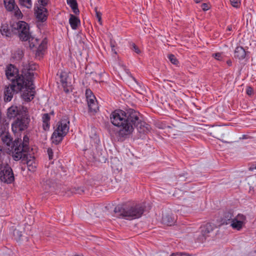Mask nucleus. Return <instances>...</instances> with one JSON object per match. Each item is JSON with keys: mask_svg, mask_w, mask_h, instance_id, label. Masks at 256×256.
<instances>
[{"mask_svg": "<svg viewBox=\"0 0 256 256\" xmlns=\"http://www.w3.org/2000/svg\"><path fill=\"white\" fill-rule=\"evenodd\" d=\"M86 100H87L88 104L97 102V100H96L95 96H94V98H90L86 99Z\"/></svg>", "mask_w": 256, "mask_h": 256, "instance_id": "nucleus-42", "label": "nucleus"}, {"mask_svg": "<svg viewBox=\"0 0 256 256\" xmlns=\"http://www.w3.org/2000/svg\"><path fill=\"white\" fill-rule=\"evenodd\" d=\"M50 114L45 113L42 114V128L45 131L50 129Z\"/></svg>", "mask_w": 256, "mask_h": 256, "instance_id": "nucleus-22", "label": "nucleus"}, {"mask_svg": "<svg viewBox=\"0 0 256 256\" xmlns=\"http://www.w3.org/2000/svg\"><path fill=\"white\" fill-rule=\"evenodd\" d=\"M110 120L113 125L121 128L118 134L122 138L132 134L135 128L140 137L148 134L151 130L150 126L142 120V114L133 108L116 110L110 114Z\"/></svg>", "mask_w": 256, "mask_h": 256, "instance_id": "nucleus-1", "label": "nucleus"}, {"mask_svg": "<svg viewBox=\"0 0 256 256\" xmlns=\"http://www.w3.org/2000/svg\"><path fill=\"white\" fill-rule=\"evenodd\" d=\"M254 169H256V164L255 165H253L252 166H251L249 168L250 170H252Z\"/></svg>", "mask_w": 256, "mask_h": 256, "instance_id": "nucleus-46", "label": "nucleus"}, {"mask_svg": "<svg viewBox=\"0 0 256 256\" xmlns=\"http://www.w3.org/2000/svg\"><path fill=\"white\" fill-rule=\"evenodd\" d=\"M253 92H254V90H253V88H252V87H251L250 86H247L246 89V93L248 96H252L253 94Z\"/></svg>", "mask_w": 256, "mask_h": 256, "instance_id": "nucleus-40", "label": "nucleus"}, {"mask_svg": "<svg viewBox=\"0 0 256 256\" xmlns=\"http://www.w3.org/2000/svg\"><path fill=\"white\" fill-rule=\"evenodd\" d=\"M69 23L72 30H76L78 26L80 24V18L76 16L70 14Z\"/></svg>", "mask_w": 256, "mask_h": 256, "instance_id": "nucleus-18", "label": "nucleus"}, {"mask_svg": "<svg viewBox=\"0 0 256 256\" xmlns=\"http://www.w3.org/2000/svg\"><path fill=\"white\" fill-rule=\"evenodd\" d=\"M94 137H92L91 136H90L92 138H98V136H97V134L96 133L95 130H94Z\"/></svg>", "mask_w": 256, "mask_h": 256, "instance_id": "nucleus-47", "label": "nucleus"}, {"mask_svg": "<svg viewBox=\"0 0 256 256\" xmlns=\"http://www.w3.org/2000/svg\"><path fill=\"white\" fill-rule=\"evenodd\" d=\"M132 47L131 48V49L134 51L135 52H136V54H139L140 53L141 51L139 49V48L137 46H136V44L134 43H132Z\"/></svg>", "mask_w": 256, "mask_h": 256, "instance_id": "nucleus-34", "label": "nucleus"}, {"mask_svg": "<svg viewBox=\"0 0 256 256\" xmlns=\"http://www.w3.org/2000/svg\"><path fill=\"white\" fill-rule=\"evenodd\" d=\"M162 222L164 224L168 226H171L175 223L176 220L174 218L172 215L167 214L162 216Z\"/></svg>", "mask_w": 256, "mask_h": 256, "instance_id": "nucleus-23", "label": "nucleus"}, {"mask_svg": "<svg viewBox=\"0 0 256 256\" xmlns=\"http://www.w3.org/2000/svg\"><path fill=\"white\" fill-rule=\"evenodd\" d=\"M48 0H38V2L40 4L41 7L46 6L48 4Z\"/></svg>", "mask_w": 256, "mask_h": 256, "instance_id": "nucleus-37", "label": "nucleus"}, {"mask_svg": "<svg viewBox=\"0 0 256 256\" xmlns=\"http://www.w3.org/2000/svg\"><path fill=\"white\" fill-rule=\"evenodd\" d=\"M24 54L22 52V50H18L16 52L15 54V57L16 58H18V60H20L23 57Z\"/></svg>", "mask_w": 256, "mask_h": 256, "instance_id": "nucleus-35", "label": "nucleus"}, {"mask_svg": "<svg viewBox=\"0 0 256 256\" xmlns=\"http://www.w3.org/2000/svg\"><path fill=\"white\" fill-rule=\"evenodd\" d=\"M22 236V232L19 230L16 229L14 230V239H16V241L20 240Z\"/></svg>", "mask_w": 256, "mask_h": 256, "instance_id": "nucleus-29", "label": "nucleus"}, {"mask_svg": "<svg viewBox=\"0 0 256 256\" xmlns=\"http://www.w3.org/2000/svg\"><path fill=\"white\" fill-rule=\"evenodd\" d=\"M50 114H54V112H52Z\"/></svg>", "mask_w": 256, "mask_h": 256, "instance_id": "nucleus-53", "label": "nucleus"}, {"mask_svg": "<svg viewBox=\"0 0 256 256\" xmlns=\"http://www.w3.org/2000/svg\"><path fill=\"white\" fill-rule=\"evenodd\" d=\"M14 26H16L14 28H16L18 30L19 38L21 40L28 41L30 42L34 39L30 32L29 26L26 22L20 21Z\"/></svg>", "mask_w": 256, "mask_h": 256, "instance_id": "nucleus-7", "label": "nucleus"}, {"mask_svg": "<svg viewBox=\"0 0 256 256\" xmlns=\"http://www.w3.org/2000/svg\"><path fill=\"white\" fill-rule=\"evenodd\" d=\"M247 52L243 47L237 46L234 52V57L239 60H244L246 58Z\"/></svg>", "mask_w": 256, "mask_h": 256, "instance_id": "nucleus-17", "label": "nucleus"}, {"mask_svg": "<svg viewBox=\"0 0 256 256\" xmlns=\"http://www.w3.org/2000/svg\"><path fill=\"white\" fill-rule=\"evenodd\" d=\"M86 99L89 98H94V95L92 91L90 89H86Z\"/></svg>", "mask_w": 256, "mask_h": 256, "instance_id": "nucleus-33", "label": "nucleus"}, {"mask_svg": "<svg viewBox=\"0 0 256 256\" xmlns=\"http://www.w3.org/2000/svg\"><path fill=\"white\" fill-rule=\"evenodd\" d=\"M47 152H48V156L49 159L50 160L53 159L54 152H53V150H52V148H48L47 150Z\"/></svg>", "mask_w": 256, "mask_h": 256, "instance_id": "nucleus-38", "label": "nucleus"}, {"mask_svg": "<svg viewBox=\"0 0 256 256\" xmlns=\"http://www.w3.org/2000/svg\"><path fill=\"white\" fill-rule=\"evenodd\" d=\"M196 4L200 3L203 0H194Z\"/></svg>", "mask_w": 256, "mask_h": 256, "instance_id": "nucleus-49", "label": "nucleus"}, {"mask_svg": "<svg viewBox=\"0 0 256 256\" xmlns=\"http://www.w3.org/2000/svg\"><path fill=\"white\" fill-rule=\"evenodd\" d=\"M0 32L3 36H5L8 37L11 36L12 32L6 22H0Z\"/></svg>", "mask_w": 256, "mask_h": 256, "instance_id": "nucleus-20", "label": "nucleus"}, {"mask_svg": "<svg viewBox=\"0 0 256 256\" xmlns=\"http://www.w3.org/2000/svg\"><path fill=\"white\" fill-rule=\"evenodd\" d=\"M34 14L38 20L40 22H44L46 20L48 16V10L44 7L40 6H34Z\"/></svg>", "mask_w": 256, "mask_h": 256, "instance_id": "nucleus-14", "label": "nucleus"}, {"mask_svg": "<svg viewBox=\"0 0 256 256\" xmlns=\"http://www.w3.org/2000/svg\"><path fill=\"white\" fill-rule=\"evenodd\" d=\"M226 30L228 31H232V26H228Z\"/></svg>", "mask_w": 256, "mask_h": 256, "instance_id": "nucleus-48", "label": "nucleus"}, {"mask_svg": "<svg viewBox=\"0 0 256 256\" xmlns=\"http://www.w3.org/2000/svg\"><path fill=\"white\" fill-rule=\"evenodd\" d=\"M6 75L8 79L11 81L12 82V80H15V78H19L22 80L23 83L24 84H32V80L33 78L32 75L30 74V73H28L27 78L28 79H24V76H26V74L24 73V72L22 70L20 74L18 70V69L14 64H8L5 70ZM25 78H26L25 77Z\"/></svg>", "mask_w": 256, "mask_h": 256, "instance_id": "nucleus-5", "label": "nucleus"}, {"mask_svg": "<svg viewBox=\"0 0 256 256\" xmlns=\"http://www.w3.org/2000/svg\"><path fill=\"white\" fill-rule=\"evenodd\" d=\"M177 256H192L191 254L186 253V252H176Z\"/></svg>", "mask_w": 256, "mask_h": 256, "instance_id": "nucleus-43", "label": "nucleus"}, {"mask_svg": "<svg viewBox=\"0 0 256 256\" xmlns=\"http://www.w3.org/2000/svg\"><path fill=\"white\" fill-rule=\"evenodd\" d=\"M201 8L204 11H206L210 8V4L208 3H203L201 5Z\"/></svg>", "mask_w": 256, "mask_h": 256, "instance_id": "nucleus-36", "label": "nucleus"}, {"mask_svg": "<svg viewBox=\"0 0 256 256\" xmlns=\"http://www.w3.org/2000/svg\"><path fill=\"white\" fill-rule=\"evenodd\" d=\"M0 180L7 184H11L14 181L12 170L7 164H0Z\"/></svg>", "mask_w": 256, "mask_h": 256, "instance_id": "nucleus-8", "label": "nucleus"}, {"mask_svg": "<svg viewBox=\"0 0 256 256\" xmlns=\"http://www.w3.org/2000/svg\"><path fill=\"white\" fill-rule=\"evenodd\" d=\"M110 46L112 48V50L114 52L115 54H116V52L115 50L116 42L112 40H110Z\"/></svg>", "mask_w": 256, "mask_h": 256, "instance_id": "nucleus-39", "label": "nucleus"}, {"mask_svg": "<svg viewBox=\"0 0 256 256\" xmlns=\"http://www.w3.org/2000/svg\"><path fill=\"white\" fill-rule=\"evenodd\" d=\"M34 44H32V43H30V48H32V47H34Z\"/></svg>", "mask_w": 256, "mask_h": 256, "instance_id": "nucleus-51", "label": "nucleus"}, {"mask_svg": "<svg viewBox=\"0 0 256 256\" xmlns=\"http://www.w3.org/2000/svg\"><path fill=\"white\" fill-rule=\"evenodd\" d=\"M144 210L145 206L142 204H138L134 206L126 208L118 206L115 208L114 211L120 216L131 220L141 217Z\"/></svg>", "mask_w": 256, "mask_h": 256, "instance_id": "nucleus-4", "label": "nucleus"}, {"mask_svg": "<svg viewBox=\"0 0 256 256\" xmlns=\"http://www.w3.org/2000/svg\"><path fill=\"white\" fill-rule=\"evenodd\" d=\"M216 226L212 223L208 222L200 226L201 234L198 237L200 242H204L208 237L210 236L211 233L216 228Z\"/></svg>", "mask_w": 256, "mask_h": 256, "instance_id": "nucleus-10", "label": "nucleus"}, {"mask_svg": "<svg viewBox=\"0 0 256 256\" xmlns=\"http://www.w3.org/2000/svg\"><path fill=\"white\" fill-rule=\"evenodd\" d=\"M237 217L240 218V220H238L237 218H233L230 222V226L233 229L240 230L244 225V220H246V216L243 214H238Z\"/></svg>", "mask_w": 256, "mask_h": 256, "instance_id": "nucleus-15", "label": "nucleus"}, {"mask_svg": "<svg viewBox=\"0 0 256 256\" xmlns=\"http://www.w3.org/2000/svg\"><path fill=\"white\" fill-rule=\"evenodd\" d=\"M67 74L66 72H62L60 74V82L62 83V86L64 88V90L66 92H69L70 90L68 88V84L67 82Z\"/></svg>", "mask_w": 256, "mask_h": 256, "instance_id": "nucleus-21", "label": "nucleus"}, {"mask_svg": "<svg viewBox=\"0 0 256 256\" xmlns=\"http://www.w3.org/2000/svg\"><path fill=\"white\" fill-rule=\"evenodd\" d=\"M6 134H4V132H3L2 130H1L0 129V136H2V137H4Z\"/></svg>", "mask_w": 256, "mask_h": 256, "instance_id": "nucleus-44", "label": "nucleus"}, {"mask_svg": "<svg viewBox=\"0 0 256 256\" xmlns=\"http://www.w3.org/2000/svg\"><path fill=\"white\" fill-rule=\"evenodd\" d=\"M41 184H42V188L46 192H49L54 184L52 180L50 179H44Z\"/></svg>", "mask_w": 256, "mask_h": 256, "instance_id": "nucleus-25", "label": "nucleus"}, {"mask_svg": "<svg viewBox=\"0 0 256 256\" xmlns=\"http://www.w3.org/2000/svg\"><path fill=\"white\" fill-rule=\"evenodd\" d=\"M2 146L0 145V151L2 152Z\"/></svg>", "mask_w": 256, "mask_h": 256, "instance_id": "nucleus-52", "label": "nucleus"}, {"mask_svg": "<svg viewBox=\"0 0 256 256\" xmlns=\"http://www.w3.org/2000/svg\"><path fill=\"white\" fill-rule=\"evenodd\" d=\"M29 137L24 135L23 140L17 138L14 140L8 132L2 138V141L8 146L9 154H12L13 159L18 161L22 158V153L29 152Z\"/></svg>", "mask_w": 256, "mask_h": 256, "instance_id": "nucleus-3", "label": "nucleus"}, {"mask_svg": "<svg viewBox=\"0 0 256 256\" xmlns=\"http://www.w3.org/2000/svg\"><path fill=\"white\" fill-rule=\"evenodd\" d=\"M85 188L84 186L74 187L70 189L72 194H82L84 192Z\"/></svg>", "mask_w": 256, "mask_h": 256, "instance_id": "nucleus-27", "label": "nucleus"}, {"mask_svg": "<svg viewBox=\"0 0 256 256\" xmlns=\"http://www.w3.org/2000/svg\"><path fill=\"white\" fill-rule=\"evenodd\" d=\"M20 160L22 164H26L28 170L34 172L36 168V164L34 162V157L28 154V152L22 153V158Z\"/></svg>", "mask_w": 256, "mask_h": 256, "instance_id": "nucleus-12", "label": "nucleus"}, {"mask_svg": "<svg viewBox=\"0 0 256 256\" xmlns=\"http://www.w3.org/2000/svg\"><path fill=\"white\" fill-rule=\"evenodd\" d=\"M66 2L75 14L78 15L80 14V10L78 8V4L76 0H66Z\"/></svg>", "mask_w": 256, "mask_h": 256, "instance_id": "nucleus-24", "label": "nucleus"}, {"mask_svg": "<svg viewBox=\"0 0 256 256\" xmlns=\"http://www.w3.org/2000/svg\"><path fill=\"white\" fill-rule=\"evenodd\" d=\"M30 86L23 83L22 80L15 78L12 80V82L6 86L4 91V100L5 102H10L14 94L21 92L22 98L26 102L32 100L36 92L32 91V88H29Z\"/></svg>", "mask_w": 256, "mask_h": 256, "instance_id": "nucleus-2", "label": "nucleus"}, {"mask_svg": "<svg viewBox=\"0 0 256 256\" xmlns=\"http://www.w3.org/2000/svg\"><path fill=\"white\" fill-rule=\"evenodd\" d=\"M36 69V66L34 64V65H29L27 68H23L22 70L24 72V74H26V76H24V77H26V78H24V79L26 80V79H28L27 78H28V76H27V74H28V73H30V74L31 75H32V84H28L27 85L28 86H29V88H32V91H35L34 90H35V86H34V73L33 72H32V70H34Z\"/></svg>", "mask_w": 256, "mask_h": 256, "instance_id": "nucleus-16", "label": "nucleus"}, {"mask_svg": "<svg viewBox=\"0 0 256 256\" xmlns=\"http://www.w3.org/2000/svg\"><path fill=\"white\" fill-rule=\"evenodd\" d=\"M26 108L24 106L18 107L17 106H12L7 110V116L10 118H14L16 117H20L23 114L28 113Z\"/></svg>", "mask_w": 256, "mask_h": 256, "instance_id": "nucleus-11", "label": "nucleus"}, {"mask_svg": "<svg viewBox=\"0 0 256 256\" xmlns=\"http://www.w3.org/2000/svg\"><path fill=\"white\" fill-rule=\"evenodd\" d=\"M94 10L96 12V17L98 20V22L100 23V24H102V13L98 10V8L96 7L94 8Z\"/></svg>", "mask_w": 256, "mask_h": 256, "instance_id": "nucleus-31", "label": "nucleus"}, {"mask_svg": "<svg viewBox=\"0 0 256 256\" xmlns=\"http://www.w3.org/2000/svg\"><path fill=\"white\" fill-rule=\"evenodd\" d=\"M69 121L62 120L57 124V128L52 134L51 140L52 142L56 145L60 144L62 140L69 130Z\"/></svg>", "mask_w": 256, "mask_h": 256, "instance_id": "nucleus-6", "label": "nucleus"}, {"mask_svg": "<svg viewBox=\"0 0 256 256\" xmlns=\"http://www.w3.org/2000/svg\"><path fill=\"white\" fill-rule=\"evenodd\" d=\"M170 256H177V253H176V252L172 253L171 254V255Z\"/></svg>", "mask_w": 256, "mask_h": 256, "instance_id": "nucleus-50", "label": "nucleus"}, {"mask_svg": "<svg viewBox=\"0 0 256 256\" xmlns=\"http://www.w3.org/2000/svg\"><path fill=\"white\" fill-rule=\"evenodd\" d=\"M30 118L28 113L18 117L12 124V129L14 133L24 130L28 128Z\"/></svg>", "mask_w": 256, "mask_h": 256, "instance_id": "nucleus-9", "label": "nucleus"}, {"mask_svg": "<svg viewBox=\"0 0 256 256\" xmlns=\"http://www.w3.org/2000/svg\"><path fill=\"white\" fill-rule=\"evenodd\" d=\"M230 2L233 7L236 8H240V0H230Z\"/></svg>", "mask_w": 256, "mask_h": 256, "instance_id": "nucleus-32", "label": "nucleus"}, {"mask_svg": "<svg viewBox=\"0 0 256 256\" xmlns=\"http://www.w3.org/2000/svg\"><path fill=\"white\" fill-rule=\"evenodd\" d=\"M226 64H228V66H231L232 65V62L230 60H229L226 61Z\"/></svg>", "mask_w": 256, "mask_h": 256, "instance_id": "nucleus-45", "label": "nucleus"}, {"mask_svg": "<svg viewBox=\"0 0 256 256\" xmlns=\"http://www.w3.org/2000/svg\"><path fill=\"white\" fill-rule=\"evenodd\" d=\"M168 58L172 64H175V65L178 64V61L174 54H169L168 56Z\"/></svg>", "mask_w": 256, "mask_h": 256, "instance_id": "nucleus-30", "label": "nucleus"}, {"mask_svg": "<svg viewBox=\"0 0 256 256\" xmlns=\"http://www.w3.org/2000/svg\"><path fill=\"white\" fill-rule=\"evenodd\" d=\"M212 56L217 60H222V54L218 52L213 54Z\"/></svg>", "mask_w": 256, "mask_h": 256, "instance_id": "nucleus-41", "label": "nucleus"}, {"mask_svg": "<svg viewBox=\"0 0 256 256\" xmlns=\"http://www.w3.org/2000/svg\"><path fill=\"white\" fill-rule=\"evenodd\" d=\"M18 4L21 7L30 9L32 7V0H18Z\"/></svg>", "mask_w": 256, "mask_h": 256, "instance_id": "nucleus-26", "label": "nucleus"}, {"mask_svg": "<svg viewBox=\"0 0 256 256\" xmlns=\"http://www.w3.org/2000/svg\"><path fill=\"white\" fill-rule=\"evenodd\" d=\"M4 6L9 12H14V15L18 18L22 17V14L18 6L16 4L15 0H4Z\"/></svg>", "mask_w": 256, "mask_h": 256, "instance_id": "nucleus-13", "label": "nucleus"}, {"mask_svg": "<svg viewBox=\"0 0 256 256\" xmlns=\"http://www.w3.org/2000/svg\"><path fill=\"white\" fill-rule=\"evenodd\" d=\"M234 216L233 213L231 211L225 212L224 213L222 217L221 218V222L224 224H230Z\"/></svg>", "mask_w": 256, "mask_h": 256, "instance_id": "nucleus-19", "label": "nucleus"}, {"mask_svg": "<svg viewBox=\"0 0 256 256\" xmlns=\"http://www.w3.org/2000/svg\"><path fill=\"white\" fill-rule=\"evenodd\" d=\"M88 112L95 114L97 112L98 106V102H96L91 104H88Z\"/></svg>", "mask_w": 256, "mask_h": 256, "instance_id": "nucleus-28", "label": "nucleus"}]
</instances>
